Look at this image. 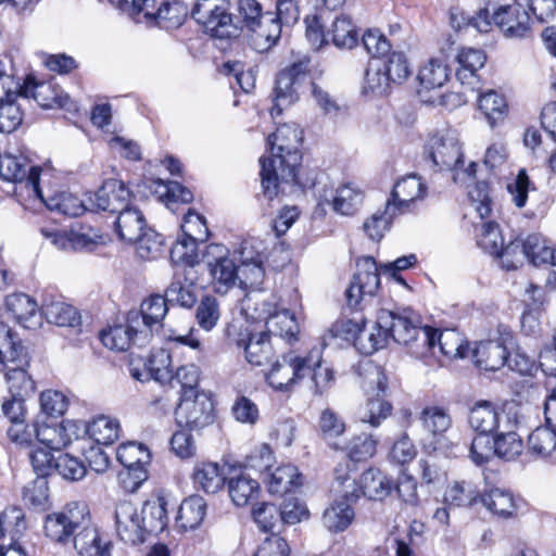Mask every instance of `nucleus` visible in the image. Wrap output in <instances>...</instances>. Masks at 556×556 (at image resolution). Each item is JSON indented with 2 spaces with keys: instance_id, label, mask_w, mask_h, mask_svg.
<instances>
[{
  "instance_id": "de8ad7c7",
  "label": "nucleus",
  "mask_w": 556,
  "mask_h": 556,
  "mask_svg": "<svg viewBox=\"0 0 556 556\" xmlns=\"http://www.w3.org/2000/svg\"><path fill=\"white\" fill-rule=\"evenodd\" d=\"M227 486L229 496L237 506L250 504L260 492L258 482L245 472L230 477Z\"/></svg>"
},
{
  "instance_id": "72a5a7b5",
  "label": "nucleus",
  "mask_w": 556,
  "mask_h": 556,
  "mask_svg": "<svg viewBox=\"0 0 556 556\" xmlns=\"http://www.w3.org/2000/svg\"><path fill=\"white\" fill-rule=\"evenodd\" d=\"M139 330L140 328L135 323H131L128 316L126 325H116L101 331L100 340L110 350L122 352L126 351L131 343L142 346L149 342L140 341Z\"/></svg>"
},
{
  "instance_id": "dca6fc26",
  "label": "nucleus",
  "mask_w": 556,
  "mask_h": 556,
  "mask_svg": "<svg viewBox=\"0 0 556 556\" xmlns=\"http://www.w3.org/2000/svg\"><path fill=\"white\" fill-rule=\"evenodd\" d=\"M132 193L129 188L118 179H108L89 198L90 210L109 212L116 215L127 208L132 202Z\"/></svg>"
},
{
  "instance_id": "6e6d98bb",
  "label": "nucleus",
  "mask_w": 556,
  "mask_h": 556,
  "mask_svg": "<svg viewBox=\"0 0 556 556\" xmlns=\"http://www.w3.org/2000/svg\"><path fill=\"white\" fill-rule=\"evenodd\" d=\"M332 42L339 48H353L357 43V29L346 13L338 15L331 24Z\"/></svg>"
},
{
  "instance_id": "a18cd8bd",
  "label": "nucleus",
  "mask_w": 556,
  "mask_h": 556,
  "mask_svg": "<svg viewBox=\"0 0 556 556\" xmlns=\"http://www.w3.org/2000/svg\"><path fill=\"white\" fill-rule=\"evenodd\" d=\"M355 518V511L351 504L343 501H333L323 513V526L332 533L346 530Z\"/></svg>"
},
{
  "instance_id": "9d476101",
  "label": "nucleus",
  "mask_w": 556,
  "mask_h": 556,
  "mask_svg": "<svg viewBox=\"0 0 556 556\" xmlns=\"http://www.w3.org/2000/svg\"><path fill=\"white\" fill-rule=\"evenodd\" d=\"M427 159L440 170H456L463 166V152L458 139L452 134L431 136L426 146ZM459 179L456 173L454 180Z\"/></svg>"
},
{
  "instance_id": "4be33fe9",
  "label": "nucleus",
  "mask_w": 556,
  "mask_h": 556,
  "mask_svg": "<svg viewBox=\"0 0 556 556\" xmlns=\"http://www.w3.org/2000/svg\"><path fill=\"white\" fill-rule=\"evenodd\" d=\"M33 192L46 204L50 211L60 214L76 217L83 214L88 206L75 194L67 191H59L53 194L45 195L39 187V172L34 170L29 175Z\"/></svg>"
},
{
  "instance_id": "a19ab883",
  "label": "nucleus",
  "mask_w": 556,
  "mask_h": 556,
  "mask_svg": "<svg viewBox=\"0 0 556 556\" xmlns=\"http://www.w3.org/2000/svg\"><path fill=\"white\" fill-rule=\"evenodd\" d=\"M205 515V500L200 495H191L181 502L176 516V526L181 531L194 530L203 522Z\"/></svg>"
},
{
  "instance_id": "20e7f679",
  "label": "nucleus",
  "mask_w": 556,
  "mask_h": 556,
  "mask_svg": "<svg viewBox=\"0 0 556 556\" xmlns=\"http://www.w3.org/2000/svg\"><path fill=\"white\" fill-rule=\"evenodd\" d=\"M471 206L480 218V223L476 224L477 244L486 253L494 256L500 253L503 248V236L498 225L493 222H485L490 216L491 199L485 182H477L471 190L468 191Z\"/></svg>"
},
{
  "instance_id": "aec40b11",
  "label": "nucleus",
  "mask_w": 556,
  "mask_h": 556,
  "mask_svg": "<svg viewBox=\"0 0 556 556\" xmlns=\"http://www.w3.org/2000/svg\"><path fill=\"white\" fill-rule=\"evenodd\" d=\"M116 531L122 541L128 544H139L148 534L141 515L131 502L122 501L115 509Z\"/></svg>"
},
{
  "instance_id": "2eb2a0df",
  "label": "nucleus",
  "mask_w": 556,
  "mask_h": 556,
  "mask_svg": "<svg viewBox=\"0 0 556 556\" xmlns=\"http://www.w3.org/2000/svg\"><path fill=\"white\" fill-rule=\"evenodd\" d=\"M428 187L424 179L416 174H409L400 178L392 190L391 198L387 201L389 212L393 210L397 215L410 212L413 206L425 199Z\"/></svg>"
},
{
  "instance_id": "c756f323",
  "label": "nucleus",
  "mask_w": 556,
  "mask_h": 556,
  "mask_svg": "<svg viewBox=\"0 0 556 556\" xmlns=\"http://www.w3.org/2000/svg\"><path fill=\"white\" fill-rule=\"evenodd\" d=\"M5 308L24 328H36L41 324L37 302L26 293L16 292L5 298Z\"/></svg>"
},
{
  "instance_id": "49530a36",
  "label": "nucleus",
  "mask_w": 556,
  "mask_h": 556,
  "mask_svg": "<svg viewBox=\"0 0 556 556\" xmlns=\"http://www.w3.org/2000/svg\"><path fill=\"white\" fill-rule=\"evenodd\" d=\"M363 495L369 500H383L392 489L393 481L378 468H369L359 477Z\"/></svg>"
},
{
  "instance_id": "f03ea898",
  "label": "nucleus",
  "mask_w": 556,
  "mask_h": 556,
  "mask_svg": "<svg viewBox=\"0 0 556 556\" xmlns=\"http://www.w3.org/2000/svg\"><path fill=\"white\" fill-rule=\"evenodd\" d=\"M302 130L295 124H283L267 139L270 156L262 157L261 181L267 198L276 197L282 184H298L296 170L302 155Z\"/></svg>"
},
{
  "instance_id": "a878e982",
  "label": "nucleus",
  "mask_w": 556,
  "mask_h": 556,
  "mask_svg": "<svg viewBox=\"0 0 556 556\" xmlns=\"http://www.w3.org/2000/svg\"><path fill=\"white\" fill-rule=\"evenodd\" d=\"M418 421L422 430L432 438L433 450L444 442L446 432L453 426L448 409L439 405L425 406L418 414Z\"/></svg>"
},
{
  "instance_id": "58836bf2",
  "label": "nucleus",
  "mask_w": 556,
  "mask_h": 556,
  "mask_svg": "<svg viewBox=\"0 0 556 556\" xmlns=\"http://www.w3.org/2000/svg\"><path fill=\"white\" fill-rule=\"evenodd\" d=\"M48 323L60 327H76L80 323L78 311L60 299H46L40 308Z\"/></svg>"
},
{
  "instance_id": "c03bdc74",
  "label": "nucleus",
  "mask_w": 556,
  "mask_h": 556,
  "mask_svg": "<svg viewBox=\"0 0 556 556\" xmlns=\"http://www.w3.org/2000/svg\"><path fill=\"white\" fill-rule=\"evenodd\" d=\"M84 429L98 444L110 445L119 438L121 425L116 418L99 415L87 422Z\"/></svg>"
},
{
  "instance_id": "f3484780",
  "label": "nucleus",
  "mask_w": 556,
  "mask_h": 556,
  "mask_svg": "<svg viewBox=\"0 0 556 556\" xmlns=\"http://www.w3.org/2000/svg\"><path fill=\"white\" fill-rule=\"evenodd\" d=\"M166 296L152 295L141 303L140 312H130L129 320L140 328L139 337L142 341H149L155 331L163 326V319L167 313Z\"/></svg>"
},
{
  "instance_id": "0e129e2a",
  "label": "nucleus",
  "mask_w": 556,
  "mask_h": 556,
  "mask_svg": "<svg viewBox=\"0 0 556 556\" xmlns=\"http://www.w3.org/2000/svg\"><path fill=\"white\" fill-rule=\"evenodd\" d=\"M180 228L182 236L198 243L205 242L210 236L205 217L191 208L184 215Z\"/></svg>"
},
{
  "instance_id": "69168bd1",
  "label": "nucleus",
  "mask_w": 556,
  "mask_h": 556,
  "mask_svg": "<svg viewBox=\"0 0 556 556\" xmlns=\"http://www.w3.org/2000/svg\"><path fill=\"white\" fill-rule=\"evenodd\" d=\"M200 243L179 236L170 248V260L175 264H184L182 267H191L198 263V245Z\"/></svg>"
},
{
  "instance_id": "5701e85b",
  "label": "nucleus",
  "mask_w": 556,
  "mask_h": 556,
  "mask_svg": "<svg viewBox=\"0 0 556 556\" xmlns=\"http://www.w3.org/2000/svg\"><path fill=\"white\" fill-rule=\"evenodd\" d=\"M22 98H33L41 108H65L70 97L52 81H37L34 76H27L21 84Z\"/></svg>"
},
{
  "instance_id": "9b49d317",
  "label": "nucleus",
  "mask_w": 556,
  "mask_h": 556,
  "mask_svg": "<svg viewBox=\"0 0 556 556\" xmlns=\"http://www.w3.org/2000/svg\"><path fill=\"white\" fill-rule=\"evenodd\" d=\"M256 318L264 319L267 332L280 337L288 342L296 339L299 325L293 313L285 307H279L276 296L263 301L260 307H256Z\"/></svg>"
},
{
  "instance_id": "7ed1b4c3",
  "label": "nucleus",
  "mask_w": 556,
  "mask_h": 556,
  "mask_svg": "<svg viewBox=\"0 0 556 556\" xmlns=\"http://www.w3.org/2000/svg\"><path fill=\"white\" fill-rule=\"evenodd\" d=\"M379 325L387 327L389 337L415 358L422 359L434 354L437 329L420 326L418 316L410 309L401 313L381 309Z\"/></svg>"
},
{
  "instance_id": "a211bd4d",
  "label": "nucleus",
  "mask_w": 556,
  "mask_h": 556,
  "mask_svg": "<svg viewBox=\"0 0 556 556\" xmlns=\"http://www.w3.org/2000/svg\"><path fill=\"white\" fill-rule=\"evenodd\" d=\"M40 233L61 251H93L99 244L105 242L104 237L98 232L65 231L55 226H43L40 228Z\"/></svg>"
},
{
  "instance_id": "4468645a",
  "label": "nucleus",
  "mask_w": 556,
  "mask_h": 556,
  "mask_svg": "<svg viewBox=\"0 0 556 556\" xmlns=\"http://www.w3.org/2000/svg\"><path fill=\"white\" fill-rule=\"evenodd\" d=\"M304 355L295 352H289L277 361L266 379L271 388L278 391H289L294 384L306 376V366Z\"/></svg>"
},
{
  "instance_id": "39448f33",
  "label": "nucleus",
  "mask_w": 556,
  "mask_h": 556,
  "mask_svg": "<svg viewBox=\"0 0 556 556\" xmlns=\"http://www.w3.org/2000/svg\"><path fill=\"white\" fill-rule=\"evenodd\" d=\"M365 391L366 404L357 410V419L374 428L379 427L392 413V405L384 400L387 377L379 367H372L368 374Z\"/></svg>"
},
{
  "instance_id": "603ef678",
  "label": "nucleus",
  "mask_w": 556,
  "mask_h": 556,
  "mask_svg": "<svg viewBox=\"0 0 556 556\" xmlns=\"http://www.w3.org/2000/svg\"><path fill=\"white\" fill-rule=\"evenodd\" d=\"M486 61L484 52L480 49L463 48L457 54L459 67L456 71L457 79L463 84H470L476 72L483 67Z\"/></svg>"
},
{
  "instance_id": "bb28decb",
  "label": "nucleus",
  "mask_w": 556,
  "mask_h": 556,
  "mask_svg": "<svg viewBox=\"0 0 556 556\" xmlns=\"http://www.w3.org/2000/svg\"><path fill=\"white\" fill-rule=\"evenodd\" d=\"M113 226L118 239L127 243L138 240L148 229L143 213L132 203L115 215Z\"/></svg>"
},
{
  "instance_id": "7c9ffc66",
  "label": "nucleus",
  "mask_w": 556,
  "mask_h": 556,
  "mask_svg": "<svg viewBox=\"0 0 556 556\" xmlns=\"http://www.w3.org/2000/svg\"><path fill=\"white\" fill-rule=\"evenodd\" d=\"M238 286L241 289H258L265 279V269L260 254L254 255L244 244L238 258Z\"/></svg>"
},
{
  "instance_id": "680f3d73",
  "label": "nucleus",
  "mask_w": 556,
  "mask_h": 556,
  "mask_svg": "<svg viewBox=\"0 0 556 556\" xmlns=\"http://www.w3.org/2000/svg\"><path fill=\"white\" fill-rule=\"evenodd\" d=\"M478 497L476 488L465 481H454L444 493V502L448 506L467 507L472 505Z\"/></svg>"
},
{
  "instance_id": "b1692460",
  "label": "nucleus",
  "mask_w": 556,
  "mask_h": 556,
  "mask_svg": "<svg viewBox=\"0 0 556 556\" xmlns=\"http://www.w3.org/2000/svg\"><path fill=\"white\" fill-rule=\"evenodd\" d=\"M197 273L191 267H179L175 270L172 282L166 289L168 303L190 308L197 302Z\"/></svg>"
},
{
  "instance_id": "e433bc0d",
  "label": "nucleus",
  "mask_w": 556,
  "mask_h": 556,
  "mask_svg": "<svg viewBox=\"0 0 556 556\" xmlns=\"http://www.w3.org/2000/svg\"><path fill=\"white\" fill-rule=\"evenodd\" d=\"M501 412L489 401H479L470 408L469 425L477 433L491 434L500 426Z\"/></svg>"
},
{
  "instance_id": "6ab92c4d",
  "label": "nucleus",
  "mask_w": 556,
  "mask_h": 556,
  "mask_svg": "<svg viewBox=\"0 0 556 556\" xmlns=\"http://www.w3.org/2000/svg\"><path fill=\"white\" fill-rule=\"evenodd\" d=\"M492 21L507 38H523L530 31V16L517 0L500 4L492 14Z\"/></svg>"
},
{
  "instance_id": "e2e57ef3",
  "label": "nucleus",
  "mask_w": 556,
  "mask_h": 556,
  "mask_svg": "<svg viewBox=\"0 0 556 556\" xmlns=\"http://www.w3.org/2000/svg\"><path fill=\"white\" fill-rule=\"evenodd\" d=\"M450 358L465 357L466 346L463 336L454 329L438 331L435 334V346Z\"/></svg>"
},
{
  "instance_id": "c85d7f7f",
  "label": "nucleus",
  "mask_w": 556,
  "mask_h": 556,
  "mask_svg": "<svg viewBox=\"0 0 556 556\" xmlns=\"http://www.w3.org/2000/svg\"><path fill=\"white\" fill-rule=\"evenodd\" d=\"M117 9L126 13L136 23H153L155 21L168 20L170 5L167 2H162L156 8L155 0H118Z\"/></svg>"
},
{
  "instance_id": "393cba45",
  "label": "nucleus",
  "mask_w": 556,
  "mask_h": 556,
  "mask_svg": "<svg viewBox=\"0 0 556 556\" xmlns=\"http://www.w3.org/2000/svg\"><path fill=\"white\" fill-rule=\"evenodd\" d=\"M365 198L364 190L355 182H345L340 185L330 197L323 195L318 206L328 204L332 210L343 216H352L357 213L363 205Z\"/></svg>"
},
{
  "instance_id": "ddd939ff",
  "label": "nucleus",
  "mask_w": 556,
  "mask_h": 556,
  "mask_svg": "<svg viewBox=\"0 0 556 556\" xmlns=\"http://www.w3.org/2000/svg\"><path fill=\"white\" fill-rule=\"evenodd\" d=\"M380 285L378 267L372 257H364L346 290V301L351 308H363L362 302L371 299Z\"/></svg>"
},
{
  "instance_id": "c9c22d12",
  "label": "nucleus",
  "mask_w": 556,
  "mask_h": 556,
  "mask_svg": "<svg viewBox=\"0 0 556 556\" xmlns=\"http://www.w3.org/2000/svg\"><path fill=\"white\" fill-rule=\"evenodd\" d=\"M16 366H7L5 381L9 392L14 399H27L35 393V381L23 367L27 364L25 355L20 354V358L14 362Z\"/></svg>"
},
{
  "instance_id": "79ce46f5",
  "label": "nucleus",
  "mask_w": 556,
  "mask_h": 556,
  "mask_svg": "<svg viewBox=\"0 0 556 556\" xmlns=\"http://www.w3.org/2000/svg\"><path fill=\"white\" fill-rule=\"evenodd\" d=\"M346 431L345 420L331 408L321 410L318 419V433L320 438L333 450H341V438Z\"/></svg>"
},
{
  "instance_id": "864d4df0",
  "label": "nucleus",
  "mask_w": 556,
  "mask_h": 556,
  "mask_svg": "<svg viewBox=\"0 0 556 556\" xmlns=\"http://www.w3.org/2000/svg\"><path fill=\"white\" fill-rule=\"evenodd\" d=\"M528 452L539 457H552L556 453V429L549 426L535 428L528 437Z\"/></svg>"
},
{
  "instance_id": "09e8293b",
  "label": "nucleus",
  "mask_w": 556,
  "mask_h": 556,
  "mask_svg": "<svg viewBox=\"0 0 556 556\" xmlns=\"http://www.w3.org/2000/svg\"><path fill=\"white\" fill-rule=\"evenodd\" d=\"M41 172L39 167L28 166V163L23 156H14L12 154L0 155V177L3 180L12 182L25 181L31 188L29 175L31 172Z\"/></svg>"
},
{
  "instance_id": "423d86ee",
  "label": "nucleus",
  "mask_w": 556,
  "mask_h": 556,
  "mask_svg": "<svg viewBox=\"0 0 556 556\" xmlns=\"http://www.w3.org/2000/svg\"><path fill=\"white\" fill-rule=\"evenodd\" d=\"M203 257L215 292L226 294L238 286L239 262L224 244L207 245Z\"/></svg>"
},
{
  "instance_id": "ea45409f",
  "label": "nucleus",
  "mask_w": 556,
  "mask_h": 556,
  "mask_svg": "<svg viewBox=\"0 0 556 556\" xmlns=\"http://www.w3.org/2000/svg\"><path fill=\"white\" fill-rule=\"evenodd\" d=\"M306 366V375L312 372V381L314 382L315 393L323 394L325 390L330 388L334 382L333 370L324 365L323 350L320 346L312 348L304 355Z\"/></svg>"
},
{
  "instance_id": "4d7b16f0",
  "label": "nucleus",
  "mask_w": 556,
  "mask_h": 556,
  "mask_svg": "<svg viewBox=\"0 0 556 556\" xmlns=\"http://www.w3.org/2000/svg\"><path fill=\"white\" fill-rule=\"evenodd\" d=\"M117 460L125 469L146 468L150 462V452L141 443H123L116 451Z\"/></svg>"
},
{
  "instance_id": "f257e3e1",
  "label": "nucleus",
  "mask_w": 556,
  "mask_h": 556,
  "mask_svg": "<svg viewBox=\"0 0 556 556\" xmlns=\"http://www.w3.org/2000/svg\"><path fill=\"white\" fill-rule=\"evenodd\" d=\"M43 531L55 544L66 546L72 543L79 556H112V543L102 541L84 503L73 502L63 510L48 515Z\"/></svg>"
},
{
  "instance_id": "0eeeda50",
  "label": "nucleus",
  "mask_w": 556,
  "mask_h": 556,
  "mask_svg": "<svg viewBox=\"0 0 556 556\" xmlns=\"http://www.w3.org/2000/svg\"><path fill=\"white\" fill-rule=\"evenodd\" d=\"M191 16L212 37L223 39L236 36L237 28L225 0H197Z\"/></svg>"
},
{
  "instance_id": "412c9836",
  "label": "nucleus",
  "mask_w": 556,
  "mask_h": 556,
  "mask_svg": "<svg viewBox=\"0 0 556 556\" xmlns=\"http://www.w3.org/2000/svg\"><path fill=\"white\" fill-rule=\"evenodd\" d=\"M231 341L243 349L245 359L254 366L267 364L274 355L270 334L267 331L252 333L248 328L241 330Z\"/></svg>"
},
{
  "instance_id": "6e6552de",
  "label": "nucleus",
  "mask_w": 556,
  "mask_h": 556,
  "mask_svg": "<svg viewBox=\"0 0 556 556\" xmlns=\"http://www.w3.org/2000/svg\"><path fill=\"white\" fill-rule=\"evenodd\" d=\"M175 415L179 426L190 430L202 429L214 421L213 401L204 392L189 390L181 394Z\"/></svg>"
},
{
  "instance_id": "cd10ccee",
  "label": "nucleus",
  "mask_w": 556,
  "mask_h": 556,
  "mask_svg": "<svg viewBox=\"0 0 556 556\" xmlns=\"http://www.w3.org/2000/svg\"><path fill=\"white\" fill-rule=\"evenodd\" d=\"M507 350L506 338L481 341L472 350V358L479 368L495 371L507 363Z\"/></svg>"
},
{
  "instance_id": "338daca9",
  "label": "nucleus",
  "mask_w": 556,
  "mask_h": 556,
  "mask_svg": "<svg viewBox=\"0 0 556 556\" xmlns=\"http://www.w3.org/2000/svg\"><path fill=\"white\" fill-rule=\"evenodd\" d=\"M389 338L387 327H381L379 325L378 316L371 330H365L364 334L357 339L356 349L363 354L370 355L376 351L383 349L387 345Z\"/></svg>"
},
{
  "instance_id": "5fc2aeb1",
  "label": "nucleus",
  "mask_w": 556,
  "mask_h": 556,
  "mask_svg": "<svg viewBox=\"0 0 556 556\" xmlns=\"http://www.w3.org/2000/svg\"><path fill=\"white\" fill-rule=\"evenodd\" d=\"M482 503L492 514L503 518L513 516L517 507L513 493L498 488L484 494Z\"/></svg>"
},
{
  "instance_id": "2f4dec72",
  "label": "nucleus",
  "mask_w": 556,
  "mask_h": 556,
  "mask_svg": "<svg viewBox=\"0 0 556 556\" xmlns=\"http://www.w3.org/2000/svg\"><path fill=\"white\" fill-rule=\"evenodd\" d=\"M248 31L250 46L263 53L276 45L281 35V27L271 13H266L265 17L256 21V25L250 26Z\"/></svg>"
},
{
  "instance_id": "3c124183",
  "label": "nucleus",
  "mask_w": 556,
  "mask_h": 556,
  "mask_svg": "<svg viewBox=\"0 0 556 556\" xmlns=\"http://www.w3.org/2000/svg\"><path fill=\"white\" fill-rule=\"evenodd\" d=\"M192 478L199 489L210 494L218 492L225 483L224 473L216 463L198 464Z\"/></svg>"
},
{
  "instance_id": "37998d69",
  "label": "nucleus",
  "mask_w": 556,
  "mask_h": 556,
  "mask_svg": "<svg viewBox=\"0 0 556 556\" xmlns=\"http://www.w3.org/2000/svg\"><path fill=\"white\" fill-rule=\"evenodd\" d=\"M26 399L8 400L2 404L4 416L12 422L8 430V435L13 442L18 444H27L30 442V433L25 431L24 427V402Z\"/></svg>"
},
{
  "instance_id": "bf43d9fd",
  "label": "nucleus",
  "mask_w": 556,
  "mask_h": 556,
  "mask_svg": "<svg viewBox=\"0 0 556 556\" xmlns=\"http://www.w3.org/2000/svg\"><path fill=\"white\" fill-rule=\"evenodd\" d=\"M447 65L439 59H431L421 66L418 73V80L426 89L442 87L448 79Z\"/></svg>"
},
{
  "instance_id": "052dcab7",
  "label": "nucleus",
  "mask_w": 556,
  "mask_h": 556,
  "mask_svg": "<svg viewBox=\"0 0 556 556\" xmlns=\"http://www.w3.org/2000/svg\"><path fill=\"white\" fill-rule=\"evenodd\" d=\"M479 109L483 112L491 126L503 119L507 104L503 96L495 90H488L478 97Z\"/></svg>"
},
{
  "instance_id": "1a4fd4ad",
  "label": "nucleus",
  "mask_w": 556,
  "mask_h": 556,
  "mask_svg": "<svg viewBox=\"0 0 556 556\" xmlns=\"http://www.w3.org/2000/svg\"><path fill=\"white\" fill-rule=\"evenodd\" d=\"M307 79V63L298 62L282 70L276 80L274 105L270 115L275 117L282 110L299 100L300 92Z\"/></svg>"
},
{
  "instance_id": "f8f14e48",
  "label": "nucleus",
  "mask_w": 556,
  "mask_h": 556,
  "mask_svg": "<svg viewBox=\"0 0 556 556\" xmlns=\"http://www.w3.org/2000/svg\"><path fill=\"white\" fill-rule=\"evenodd\" d=\"M21 81L8 75L0 78V132L11 134L23 123L24 112L17 103L22 98Z\"/></svg>"
},
{
  "instance_id": "f704fd0d",
  "label": "nucleus",
  "mask_w": 556,
  "mask_h": 556,
  "mask_svg": "<svg viewBox=\"0 0 556 556\" xmlns=\"http://www.w3.org/2000/svg\"><path fill=\"white\" fill-rule=\"evenodd\" d=\"M167 506L168 500L163 495L151 496L143 503L140 515L148 534H159L167 528Z\"/></svg>"
},
{
  "instance_id": "4c0bfd02",
  "label": "nucleus",
  "mask_w": 556,
  "mask_h": 556,
  "mask_svg": "<svg viewBox=\"0 0 556 556\" xmlns=\"http://www.w3.org/2000/svg\"><path fill=\"white\" fill-rule=\"evenodd\" d=\"M266 484L269 493L285 495L302 484V476L294 465L283 464L268 473Z\"/></svg>"
},
{
  "instance_id": "8fccbe9b",
  "label": "nucleus",
  "mask_w": 556,
  "mask_h": 556,
  "mask_svg": "<svg viewBox=\"0 0 556 556\" xmlns=\"http://www.w3.org/2000/svg\"><path fill=\"white\" fill-rule=\"evenodd\" d=\"M526 260L535 266H556V249L541 235L532 233L525 239Z\"/></svg>"
},
{
  "instance_id": "774afa93",
  "label": "nucleus",
  "mask_w": 556,
  "mask_h": 556,
  "mask_svg": "<svg viewBox=\"0 0 556 556\" xmlns=\"http://www.w3.org/2000/svg\"><path fill=\"white\" fill-rule=\"evenodd\" d=\"M523 442L514 431L498 433L494 438V453L497 457L511 460L521 454Z\"/></svg>"
},
{
  "instance_id": "473e14b6",
  "label": "nucleus",
  "mask_w": 556,
  "mask_h": 556,
  "mask_svg": "<svg viewBox=\"0 0 556 556\" xmlns=\"http://www.w3.org/2000/svg\"><path fill=\"white\" fill-rule=\"evenodd\" d=\"M78 426L75 421L66 420L58 426L41 425L35 428V435L46 448L59 451L67 446L73 437H77Z\"/></svg>"
},
{
  "instance_id": "13d9d810",
  "label": "nucleus",
  "mask_w": 556,
  "mask_h": 556,
  "mask_svg": "<svg viewBox=\"0 0 556 556\" xmlns=\"http://www.w3.org/2000/svg\"><path fill=\"white\" fill-rule=\"evenodd\" d=\"M333 490L340 493L344 503L353 505L363 495L362 483L350 475L346 467H339L334 472Z\"/></svg>"
}]
</instances>
